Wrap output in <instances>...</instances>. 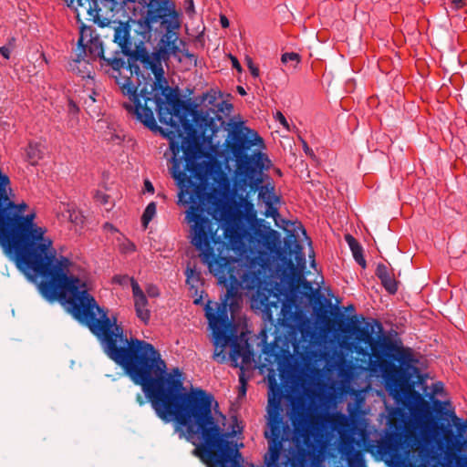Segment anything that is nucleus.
Masks as SVG:
<instances>
[{"mask_svg": "<svg viewBox=\"0 0 467 467\" xmlns=\"http://www.w3.org/2000/svg\"><path fill=\"white\" fill-rule=\"evenodd\" d=\"M149 294H150V296H157V295H158V294H157V293H155L153 290H149Z\"/></svg>", "mask_w": 467, "mask_h": 467, "instance_id": "052dcab7", "label": "nucleus"}, {"mask_svg": "<svg viewBox=\"0 0 467 467\" xmlns=\"http://www.w3.org/2000/svg\"><path fill=\"white\" fill-rule=\"evenodd\" d=\"M70 105L72 106V109H77V107L75 104H73L72 102L70 103Z\"/></svg>", "mask_w": 467, "mask_h": 467, "instance_id": "e2e57ef3", "label": "nucleus"}, {"mask_svg": "<svg viewBox=\"0 0 467 467\" xmlns=\"http://www.w3.org/2000/svg\"><path fill=\"white\" fill-rule=\"evenodd\" d=\"M382 334L383 327L380 322H365L361 326L357 320L341 328L342 332L354 336L355 341L343 340L341 347L349 351H355L363 358H368V369L372 375H381L397 361L408 360L410 348H405L386 336L375 337V328Z\"/></svg>", "mask_w": 467, "mask_h": 467, "instance_id": "39448f33", "label": "nucleus"}, {"mask_svg": "<svg viewBox=\"0 0 467 467\" xmlns=\"http://www.w3.org/2000/svg\"><path fill=\"white\" fill-rule=\"evenodd\" d=\"M247 67L253 77H259V68L254 64L252 58L246 57Z\"/></svg>", "mask_w": 467, "mask_h": 467, "instance_id": "ea45409f", "label": "nucleus"}, {"mask_svg": "<svg viewBox=\"0 0 467 467\" xmlns=\"http://www.w3.org/2000/svg\"><path fill=\"white\" fill-rule=\"evenodd\" d=\"M236 89L241 96L246 95V91L242 86H237Z\"/></svg>", "mask_w": 467, "mask_h": 467, "instance_id": "13d9d810", "label": "nucleus"}, {"mask_svg": "<svg viewBox=\"0 0 467 467\" xmlns=\"http://www.w3.org/2000/svg\"><path fill=\"white\" fill-rule=\"evenodd\" d=\"M131 288H132L134 299L139 298L140 296H145V294L140 287L139 284L134 280H132V282H131Z\"/></svg>", "mask_w": 467, "mask_h": 467, "instance_id": "58836bf2", "label": "nucleus"}, {"mask_svg": "<svg viewBox=\"0 0 467 467\" xmlns=\"http://www.w3.org/2000/svg\"><path fill=\"white\" fill-rule=\"evenodd\" d=\"M214 116L211 117L209 112L192 110L193 121L202 130L203 141L213 144V138L225 125V120L217 112L213 111ZM196 128V126H194Z\"/></svg>", "mask_w": 467, "mask_h": 467, "instance_id": "2eb2a0df", "label": "nucleus"}, {"mask_svg": "<svg viewBox=\"0 0 467 467\" xmlns=\"http://www.w3.org/2000/svg\"><path fill=\"white\" fill-rule=\"evenodd\" d=\"M391 272L388 269V267L383 264H379L376 269V275L380 280L383 277L390 275Z\"/></svg>", "mask_w": 467, "mask_h": 467, "instance_id": "c9c22d12", "label": "nucleus"}, {"mask_svg": "<svg viewBox=\"0 0 467 467\" xmlns=\"http://www.w3.org/2000/svg\"><path fill=\"white\" fill-rule=\"evenodd\" d=\"M109 226H110V224H109V223L105 224V227H109Z\"/></svg>", "mask_w": 467, "mask_h": 467, "instance_id": "338daca9", "label": "nucleus"}, {"mask_svg": "<svg viewBox=\"0 0 467 467\" xmlns=\"http://www.w3.org/2000/svg\"><path fill=\"white\" fill-rule=\"evenodd\" d=\"M87 47V49L91 57L94 58L99 57L100 59L104 60L106 64L109 66L114 71H119L123 67L127 68V61H125L124 58L120 57V55H122L120 49L115 51L110 57H107L105 55L103 43L98 34H96L95 36H91V38L88 39Z\"/></svg>", "mask_w": 467, "mask_h": 467, "instance_id": "f3484780", "label": "nucleus"}, {"mask_svg": "<svg viewBox=\"0 0 467 467\" xmlns=\"http://www.w3.org/2000/svg\"><path fill=\"white\" fill-rule=\"evenodd\" d=\"M443 389V384L441 382H437L433 385V393H440Z\"/></svg>", "mask_w": 467, "mask_h": 467, "instance_id": "5fc2aeb1", "label": "nucleus"}, {"mask_svg": "<svg viewBox=\"0 0 467 467\" xmlns=\"http://www.w3.org/2000/svg\"><path fill=\"white\" fill-rule=\"evenodd\" d=\"M186 275V284L190 285L191 288L196 287L197 284L201 280V275L195 269L187 268L185 271Z\"/></svg>", "mask_w": 467, "mask_h": 467, "instance_id": "2f4dec72", "label": "nucleus"}, {"mask_svg": "<svg viewBox=\"0 0 467 467\" xmlns=\"http://www.w3.org/2000/svg\"><path fill=\"white\" fill-rule=\"evenodd\" d=\"M6 216L8 224L0 230V246L15 263L50 239L45 235L47 229L35 223L34 213Z\"/></svg>", "mask_w": 467, "mask_h": 467, "instance_id": "0eeeda50", "label": "nucleus"}, {"mask_svg": "<svg viewBox=\"0 0 467 467\" xmlns=\"http://www.w3.org/2000/svg\"><path fill=\"white\" fill-rule=\"evenodd\" d=\"M411 351L408 352V360L397 361L379 375L384 382L389 394L397 401L407 399L415 409L429 410V403L422 395L415 390V381L412 379L414 373H419V368L413 366Z\"/></svg>", "mask_w": 467, "mask_h": 467, "instance_id": "1a4fd4ad", "label": "nucleus"}, {"mask_svg": "<svg viewBox=\"0 0 467 467\" xmlns=\"http://www.w3.org/2000/svg\"><path fill=\"white\" fill-rule=\"evenodd\" d=\"M136 401L140 406H143L146 403L145 399L142 397L141 394H137Z\"/></svg>", "mask_w": 467, "mask_h": 467, "instance_id": "6e6d98bb", "label": "nucleus"}, {"mask_svg": "<svg viewBox=\"0 0 467 467\" xmlns=\"http://www.w3.org/2000/svg\"><path fill=\"white\" fill-rule=\"evenodd\" d=\"M84 40H85V37H83L81 36H79V38L78 40V46L79 48V52L77 55V58L73 61V64H71V67L73 69H75L74 66L77 64H80L82 62L88 64V62L85 60L88 47H87V44H84Z\"/></svg>", "mask_w": 467, "mask_h": 467, "instance_id": "c85d7f7f", "label": "nucleus"}, {"mask_svg": "<svg viewBox=\"0 0 467 467\" xmlns=\"http://www.w3.org/2000/svg\"><path fill=\"white\" fill-rule=\"evenodd\" d=\"M216 107H217V111H221V112H224V110H226L228 113H230L231 110L233 109V105L230 103H227L225 101H222V102L218 103Z\"/></svg>", "mask_w": 467, "mask_h": 467, "instance_id": "c03bdc74", "label": "nucleus"}, {"mask_svg": "<svg viewBox=\"0 0 467 467\" xmlns=\"http://www.w3.org/2000/svg\"><path fill=\"white\" fill-rule=\"evenodd\" d=\"M384 449L386 451L390 452L395 450V446L390 441H387L384 444Z\"/></svg>", "mask_w": 467, "mask_h": 467, "instance_id": "864d4df0", "label": "nucleus"}, {"mask_svg": "<svg viewBox=\"0 0 467 467\" xmlns=\"http://www.w3.org/2000/svg\"><path fill=\"white\" fill-rule=\"evenodd\" d=\"M281 61L283 64H287L288 62H296V64H298L300 56L295 52L285 53L281 57Z\"/></svg>", "mask_w": 467, "mask_h": 467, "instance_id": "72a5a7b5", "label": "nucleus"}, {"mask_svg": "<svg viewBox=\"0 0 467 467\" xmlns=\"http://www.w3.org/2000/svg\"><path fill=\"white\" fill-rule=\"evenodd\" d=\"M285 246L289 251V254H295V259L301 268L305 267L306 258L303 254V248L301 244L296 241V235L289 232L287 239L285 241Z\"/></svg>", "mask_w": 467, "mask_h": 467, "instance_id": "4be33fe9", "label": "nucleus"}, {"mask_svg": "<svg viewBox=\"0 0 467 467\" xmlns=\"http://www.w3.org/2000/svg\"><path fill=\"white\" fill-rule=\"evenodd\" d=\"M282 325L287 327L291 332L302 331L307 319L299 310H293L291 306L284 305L281 310Z\"/></svg>", "mask_w": 467, "mask_h": 467, "instance_id": "aec40b11", "label": "nucleus"}, {"mask_svg": "<svg viewBox=\"0 0 467 467\" xmlns=\"http://www.w3.org/2000/svg\"><path fill=\"white\" fill-rule=\"evenodd\" d=\"M230 58H231L233 67L235 69H237L239 72H241L242 71V67H241V64L239 63L238 59L235 57L232 56V55H230Z\"/></svg>", "mask_w": 467, "mask_h": 467, "instance_id": "de8ad7c7", "label": "nucleus"}, {"mask_svg": "<svg viewBox=\"0 0 467 467\" xmlns=\"http://www.w3.org/2000/svg\"><path fill=\"white\" fill-rule=\"evenodd\" d=\"M96 32L93 30L91 26H88L83 25L80 27V36L86 38H91V36H95Z\"/></svg>", "mask_w": 467, "mask_h": 467, "instance_id": "4c0bfd02", "label": "nucleus"}, {"mask_svg": "<svg viewBox=\"0 0 467 467\" xmlns=\"http://www.w3.org/2000/svg\"><path fill=\"white\" fill-rule=\"evenodd\" d=\"M303 150H304L305 153L306 155H308L309 157H311V158L315 157L313 150L307 145V143L305 140H303Z\"/></svg>", "mask_w": 467, "mask_h": 467, "instance_id": "49530a36", "label": "nucleus"}, {"mask_svg": "<svg viewBox=\"0 0 467 467\" xmlns=\"http://www.w3.org/2000/svg\"><path fill=\"white\" fill-rule=\"evenodd\" d=\"M144 187H145V190L148 192H150V193L154 192V187H153L152 183L149 180H146L144 182Z\"/></svg>", "mask_w": 467, "mask_h": 467, "instance_id": "3c124183", "label": "nucleus"}, {"mask_svg": "<svg viewBox=\"0 0 467 467\" xmlns=\"http://www.w3.org/2000/svg\"><path fill=\"white\" fill-rule=\"evenodd\" d=\"M139 4L147 9L144 16L131 22L137 26L135 34L140 37L139 42L135 43L133 49V43L130 37V22L119 21L118 25L114 26L113 42L116 43L120 48L123 56L127 57V69L130 70L131 75H136L138 78H144L140 66L137 64L139 59H133L134 52L145 49V43L149 42L151 38V32L162 33L154 50H175L173 45L174 38L171 33L173 29L181 28L180 14L176 10V6L171 0H138Z\"/></svg>", "mask_w": 467, "mask_h": 467, "instance_id": "20e7f679", "label": "nucleus"}, {"mask_svg": "<svg viewBox=\"0 0 467 467\" xmlns=\"http://www.w3.org/2000/svg\"><path fill=\"white\" fill-rule=\"evenodd\" d=\"M95 199L96 201L100 204H108L109 196L101 192H96L95 193Z\"/></svg>", "mask_w": 467, "mask_h": 467, "instance_id": "79ce46f5", "label": "nucleus"}, {"mask_svg": "<svg viewBox=\"0 0 467 467\" xmlns=\"http://www.w3.org/2000/svg\"><path fill=\"white\" fill-rule=\"evenodd\" d=\"M56 254L50 238L16 265L28 278L41 277L38 289L47 300H61L68 295L67 302L73 317L90 330L106 355L130 376L156 348L144 340L128 339L122 327L117 325V318L108 317V312L88 294L86 284L67 275L71 261L62 255L57 258Z\"/></svg>", "mask_w": 467, "mask_h": 467, "instance_id": "7ed1b4c3", "label": "nucleus"}, {"mask_svg": "<svg viewBox=\"0 0 467 467\" xmlns=\"http://www.w3.org/2000/svg\"><path fill=\"white\" fill-rule=\"evenodd\" d=\"M316 460V455L310 450L300 447L292 458H288L290 467H311Z\"/></svg>", "mask_w": 467, "mask_h": 467, "instance_id": "412c9836", "label": "nucleus"}, {"mask_svg": "<svg viewBox=\"0 0 467 467\" xmlns=\"http://www.w3.org/2000/svg\"><path fill=\"white\" fill-rule=\"evenodd\" d=\"M235 274L240 276L241 283L246 289H254L261 285L263 275L261 270H252L241 261V265L234 264Z\"/></svg>", "mask_w": 467, "mask_h": 467, "instance_id": "6ab92c4d", "label": "nucleus"}, {"mask_svg": "<svg viewBox=\"0 0 467 467\" xmlns=\"http://www.w3.org/2000/svg\"><path fill=\"white\" fill-rule=\"evenodd\" d=\"M271 234L275 236V235L277 234V232H276V231H275V230H272V231H271Z\"/></svg>", "mask_w": 467, "mask_h": 467, "instance_id": "680f3d73", "label": "nucleus"}, {"mask_svg": "<svg viewBox=\"0 0 467 467\" xmlns=\"http://www.w3.org/2000/svg\"><path fill=\"white\" fill-rule=\"evenodd\" d=\"M267 186H268V190H265V198L268 197V194H269L270 191H271L272 194H275L274 193V190H275L274 187L273 186H269V185H267Z\"/></svg>", "mask_w": 467, "mask_h": 467, "instance_id": "bf43d9fd", "label": "nucleus"}, {"mask_svg": "<svg viewBox=\"0 0 467 467\" xmlns=\"http://www.w3.org/2000/svg\"><path fill=\"white\" fill-rule=\"evenodd\" d=\"M451 4L455 9H460L465 5V0H452Z\"/></svg>", "mask_w": 467, "mask_h": 467, "instance_id": "8fccbe9b", "label": "nucleus"}, {"mask_svg": "<svg viewBox=\"0 0 467 467\" xmlns=\"http://www.w3.org/2000/svg\"><path fill=\"white\" fill-rule=\"evenodd\" d=\"M167 367L156 349L129 377L135 385L142 388L157 416L164 422L175 421L185 427L187 438L199 436V443L193 454L208 467H244L239 447L243 443H234L228 439L235 436L236 431L223 432L213 415V396L196 388L183 391V382L178 368L174 372H166ZM280 400H268L270 435L268 452L265 455V467H280L279 459L284 442L290 439L291 430L281 415Z\"/></svg>", "mask_w": 467, "mask_h": 467, "instance_id": "f257e3e1", "label": "nucleus"}, {"mask_svg": "<svg viewBox=\"0 0 467 467\" xmlns=\"http://www.w3.org/2000/svg\"><path fill=\"white\" fill-rule=\"evenodd\" d=\"M10 48L8 47H0V54L6 59L10 57Z\"/></svg>", "mask_w": 467, "mask_h": 467, "instance_id": "09e8293b", "label": "nucleus"}, {"mask_svg": "<svg viewBox=\"0 0 467 467\" xmlns=\"http://www.w3.org/2000/svg\"><path fill=\"white\" fill-rule=\"evenodd\" d=\"M254 146H264V140L258 133L244 126L243 122L234 123L233 130L229 131V138L225 140V147L235 161V168L247 171L251 165L270 163L268 157L259 150L248 153Z\"/></svg>", "mask_w": 467, "mask_h": 467, "instance_id": "9d476101", "label": "nucleus"}, {"mask_svg": "<svg viewBox=\"0 0 467 467\" xmlns=\"http://www.w3.org/2000/svg\"><path fill=\"white\" fill-rule=\"evenodd\" d=\"M156 214V203L154 202H150L141 216V223L144 228L148 227L149 223L152 220V218Z\"/></svg>", "mask_w": 467, "mask_h": 467, "instance_id": "c756f323", "label": "nucleus"}, {"mask_svg": "<svg viewBox=\"0 0 467 467\" xmlns=\"http://www.w3.org/2000/svg\"><path fill=\"white\" fill-rule=\"evenodd\" d=\"M270 163L262 162L257 165H251L249 170H238L235 168V174L242 187H249L250 192H260V189L264 187L262 184L263 179L259 174L263 170L268 169Z\"/></svg>", "mask_w": 467, "mask_h": 467, "instance_id": "a211bd4d", "label": "nucleus"}, {"mask_svg": "<svg viewBox=\"0 0 467 467\" xmlns=\"http://www.w3.org/2000/svg\"><path fill=\"white\" fill-rule=\"evenodd\" d=\"M380 282L384 288L391 295H394L398 291V282L393 277V274L387 275L380 279Z\"/></svg>", "mask_w": 467, "mask_h": 467, "instance_id": "7c9ffc66", "label": "nucleus"}, {"mask_svg": "<svg viewBox=\"0 0 467 467\" xmlns=\"http://www.w3.org/2000/svg\"><path fill=\"white\" fill-rule=\"evenodd\" d=\"M118 75L114 76L116 83L119 85L123 95L128 96L134 105L125 103L123 106L129 111L136 115L137 119L141 121L147 128L151 130H157L158 126L154 118L152 108L149 106L150 100V91L148 90L146 83L139 92V83L135 86L130 78L120 76V69Z\"/></svg>", "mask_w": 467, "mask_h": 467, "instance_id": "9b49d317", "label": "nucleus"}, {"mask_svg": "<svg viewBox=\"0 0 467 467\" xmlns=\"http://www.w3.org/2000/svg\"><path fill=\"white\" fill-rule=\"evenodd\" d=\"M200 301H201V299H195V300H194V304H196V305H197V304H199V303H200Z\"/></svg>", "mask_w": 467, "mask_h": 467, "instance_id": "0e129e2a", "label": "nucleus"}, {"mask_svg": "<svg viewBox=\"0 0 467 467\" xmlns=\"http://www.w3.org/2000/svg\"><path fill=\"white\" fill-rule=\"evenodd\" d=\"M239 382L241 384L239 395L245 396V394H246V379L244 378V370H241V374L239 375Z\"/></svg>", "mask_w": 467, "mask_h": 467, "instance_id": "a19ab883", "label": "nucleus"}, {"mask_svg": "<svg viewBox=\"0 0 467 467\" xmlns=\"http://www.w3.org/2000/svg\"><path fill=\"white\" fill-rule=\"evenodd\" d=\"M186 156V170L196 181L188 178L185 171H180L179 161H175L173 179L180 189L179 203L190 204L185 219L191 223V244L200 252L202 262L210 273L226 285L222 306L214 314L225 313L228 317L226 307H233L243 284L234 271V264L241 265V260L223 255V253L239 251L244 246V214L212 189L205 166L196 161L197 149L188 148Z\"/></svg>", "mask_w": 467, "mask_h": 467, "instance_id": "f03ea898", "label": "nucleus"}, {"mask_svg": "<svg viewBox=\"0 0 467 467\" xmlns=\"http://www.w3.org/2000/svg\"><path fill=\"white\" fill-rule=\"evenodd\" d=\"M205 311L213 333V343L215 347L213 358L218 363H224L227 359L224 348L230 345L232 366L244 370V367L238 363V358L241 357L243 364H249L254 356L252 346L247 340L239 342L232 323L225 313L215 315L209 306H206Z\"/></svg>", "mask_w": 467, "mask_h": 467, "instance_id": "6e6552de", "label": "nucleus"}, {"mask_svg": "<svg viewBox=\"0 0 467 467\" xmlns=\"http://www.w3.org/2000/svg\"><path fill=\"white\" fill-rule=\"evenodd\" d=\"M281 261L291 272V285H298V275H303L302 270L294 263V261L285 255L281 257Z\"/></svg>", "mask_w": 467, "mask_h": 467, "instance_id": "cd10ccee", "label": "nucleus"}, {"mask_svg": "<svg viewBox=\"0 0 467 467\" xmlns=\"http://www.w3.org/2000/svg\"><path fill=\"white\" fill-rule=\"evenodd\" d=\"M68 213H69V216H68L69 220L71 222L77 223V221H78V214L76 213V212L71 213L70 211H68Z\"/></svg>", "mask_w": 467, "mask_h": 467, "instance_id": "4d7b16f0", "label": "nucleus"}, {"mask_svg": "<svg viewBox=\"0 0 467 467\" xmlns=\"http://www.w3.org/2000/svg\"><path fill=\"white\" fill-rule=\"evenodd\" d=\"M220 23L223 28H226L229 26V20L224 15L220 16Z\"/></svg>", "mask_w": 467, "mask_h": 467, "instance_id": "603ef678", "label": "nucleus"}, {"mask_svg": "<svg viewBox=\"0 0 467 467\" xmlns=\"http://www.w3.org/2000/svg\"><path fill=\"white\" fill-rule=\"evenodd\" d=\"M180 29H173V31H171L172 34H174L171 37V39L174 38V41H173V45L175 47V49L176 51L174 53H171L169 54V59L171 57H177L179 54H182L183 55L184 57L190 58V59H193L195 62H196V58H195V56L193 54H192L187 48H185V42L182 41V39H180L179 37V31Z\"/></svg>", "mask_w": 467, "mask_h": 467, "instance_id": "a878e982", "label": "nucleus"}, {"mask_svg": "<svg viewBox=\"0 0 467 467\" xmlns=\"http://www.w3.org/2000/svg\"><path fill=\"white\" fill-rule=\"evenodd\" d=\"M261 303L262 305L265 306V311L266 314L269 315V317H271V307L274 306L275 308L278 307V302H269L268 298L265 296L264 298L261 299Z\"/></svg>", "mask_w": 467, "mask_h": 467, "instance_id": "e433bc0d", "label": "nucleus"}, {"mask_svg": "<svg viewBox=\"0 0 467 467\" xmlns=\"http://www.w3.org/2000/svg\"><path fill=\"white\" fill-rule=\"evenodd\" d=\"M123 253L129 254L135 251V244L130 241L123 243L120 246Z\"/></svg>", "mask_w": 467, "mask_h": 467, "instance_id": "37998d69", "label": "nucleus"}, {"mask_svg": "<svg viewBox=\"0 0 467 467\" xmlns=\"http://www.w3.org/2000/svg\"><path fill=\"white\" fill-rule=\"evenodd\" d=\"M345 240L348 243L355 261L362 267L366 268L367 264L363 256V249L359 243L351 234H348L345 235Z\"/></svg>", "mask_w": 467, "mask_h": 467, "instance_id": "b1692460", "label": "nucleus"}, {"mask_svg": "<svg viewBox=\"0 0 467 467\" xmlns=\"http://www.w3.org/2000/svg\"><path fill=\"white\" fill-rule=\"evenodd\" d=\"M70 2L74 4L75 0ZM129 2L134 3L136 0H76L78 13H86L90 20L101 27L108 26L111 23L110 18Z\"/></svg>", "mask_w": 467, "mask_h": 467, "instance_id": "ddd939ff", "label": "nucleus"}, {"mask_svg": "<svg viewBox=\"0 0 467 467\" xmlns=\"http://www.w3.org/2000/svg\"><path fill=\"white\" fill-rule=\"evenodd\" d=\"M239 199L241 205L244 207L246 212L249 213L254 210V203L252 202L251 200H249L247 195L244 196L241 194Z\"/></svg>", "mask_w": 467, "mask_h": 467, "instance_id": "f704fd0d", "label": "nucleus"}, {"mask_svg": "<svg viewBox=\"0 0 467 467\" xmlns=\"http://www.w3.org/2000/svg\"><path fill=\"white\" fill-rule=\"evenodd\" d=\"M275 119L278 120L284 128H285L287 130L289 129V125H288L286 119L280 111H277L275 113Z\"/></svg>", "mask_w": 467, "mask_h": 467, "instance_id": "a18cd8bd", "label": "nucleus"}, {"mask_svg": "<svg viewBox=\"0 0 467 467\" xmlns=\"http://www.w3.org/2000/svg\"><path fill=\"white\" fill-rule=\"evenodd\" d=\"M176 51L172 50H153L150 53L148 50L140 49L134 52L133 59H139L146 69H150L154 75L155 80L148 87V90L150 91V97L152 92L158 89L161 90L163 88L168 86V81L164 76L165 72L162 67V63L169 61V54H172Z\"/></svg>", "mask_w": 467, "mask_h": 467, "instance_id": "4468645a", "label": "nucleus"}, {"mask_svg": "<svg viewBox=\"0 0 467 467\" xmlns=\"http://www.w3.org/2000/svg\"><path fill=\"white\" fill-rule=\"evenodd\" d=\"M432 403L433 410L439 416L440 420L441 421L447 422L446 425L443 422H441L440 424L435 423V429L442 431L444 440L449 445H453L455 436L452 430L451 429V423L455 427L458 433L457 450H460L463 445L467 443V436L463 435V433L467 431V420H463L458 418L454 410L448 409L447 407L451 406L449 401L442 402L439 400H434Z\"/></svg>", "mask_w": 467, "mask_h": 467, "instance_id": "f8f14e48", "label": "nucleus"}, {"mask_svg": "<svg viewBox=\"0 0 467 467\" xmlns=\"http://www.w3.org/2000/svg\"><path fill=\"white\" fill-rule=\"evenodd\" d=\"M134 301L137 317L144 323H147L150 319V312L147 307L148 299L146 296L136 298Z\"/></svg>", "mask_w": 467, "mask_h": 467, "instance_id": "bb28decb", "label": "nucleus"}, {"mask_svg": "<svg viewBox=\"0 0 467 467\" xmlns=\"http://www.w3.org/2000/svg\"><path fill=\"white\" fill-rule=\"evenodd\" d=\"M161 95L163 96L168 103L165 105V101L161 96L155 94L154 97H150L149 100V106L154 109L158 114L160 121L171 126H176V122L173 120L172 116L179 119L184 131L187 133V137H182V142L171 140L170 149L172 152L171 173L173 177V167L175 161H179L180 171H185V174L188 178H192V172L186 170L187 156L186 151L188 148L195 147L198 151V158L196 161L202 163L205 166L206 176H208V166L205 161H201L202 150L198 144L191 140L198 136V130L195 129L193 122L190 120L187 116L192 110L190 106L182 100L175 91L169 87V85L161 90ZM209 179V177H207ZM192 181L195 182V178L192 177Z\"/></svg>", "mask_w": 467, "mask_h": 467, "instance_id": "423d86ee", "label": "nucleus"}, {"mask_svg": "<svg viewBox=\"0 0 467 467\" xmlns=\"http://www.w3.org/2000/svg\"><path fill=\"white\" fill-rule=\"evenodd\" d=\"M291 410L289 418L296 433L303 435L307 432L312 416L307 401L303 398H293L290 401Z\"/></svg>", "mask_w": 467, "mask_h": 467, "instance_id": "dca6fc26", "label": "nucleus"}, {"mask_svg": "<svg viewBox=\"0 0 467 467\" xmlns=\"http://www.w3.org/2000/svg\"><path fill=\"white\" fill-rule=\"evenodd\" d=\"M265 190H268V186L262 187L259 192V198L262 199L266 205L265 216L275 218L279 214V213L277 208L273 205V202H278L279 198L275 194H272L271 191L269 192L268 197L265 198Z\"/></svg>", "mask_w": 467, "mask_h": 467, "instance_id": "393cba45", "label": "nucleus"}, {"mask_svg": "<svg viewBox=\"0 0 467 467\" xmlns=\"http://www.w3.org/2000/svg\"><path fill=\"white\" fill-rule=\"evenodd\" d=\"M292 293L295 295L300 293L311 301L317 294V290L313 288L312 284L303 275H298V285H292Z\"/></svg>", "mask_w": 467, "mask_h": 467, "instance_id": "5701e85b", "label": "nucleus"}, {"mask_svg": "<svg viewBox=\"0 0 467 467\" xmlns=\"http://www.w3.org/2000/svg\"><path fill=\"white\" fill-rule=\"evenodd\" d=\"M302 233L306 235V230L304 228H302Z\"/></svg>", "mask_w": 467, "mask_h": 467, "instance_id": "69168bd1", "label": "nucleus"}, {"mask_svg": "<svg viewBox=\"0 0 467 467\" xmlns=\"http://www.w3.org/2000/svg\"><path fill=\"white\" fill-rule=\"evenodd\" d=\"M26 153L32 164H35L36 161L41 158V151L37 145L30 144Z\"/></svg>", "mask_w": 467, "mask_h": 467, "instance_id": "473e14b6", "label": "nucleus"}]
</instances>
